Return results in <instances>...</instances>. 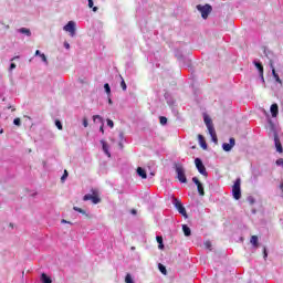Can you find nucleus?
I'll return each instance as SVG.
<instances>
[{
    "instance_id": "obj_35",
    "label": "nucleus",
    "mask_w": 283,
    "mask_h": 283,
    "mask_svg": "<svg viewBox=\"0 0 283 283\" xmlns=\"http://www.w3.org/2000/svg\"><path fill=\"white\" fill-rule=\"evenodd\" d=\"M42 63H44L45 65H48V56H45V53H42L40 56Z\"/></svg>"
},
{
    "instance_id": "obj_26",
    "label": "nucleus",
    "mask_w": 283,
    "mask_h": 283,
    "mask_svg": "<svg viewBox=\"0 0 283 283\" xmlns=\"http://www.w3.org/2000/svg\"><path fill=\"white\" fill-rule=\"evenodd\" d=\"M156 241L158 243V249H160V251H163L165 249V243H164L163 237L161 235H157L156 237Z\"/></svg>"
},
{
    "instance_id": "obj_46",
    "label": "nucleus",
    "mask_w": 283,
    "mask_h": 283,
    "mask_svg": "<svg viewBox=\"0 0 283 283\" xmlns=\"http://www.w3.org/2000/svg\"><path fill=\"white\" fill-rule=\"evenodd\" d=\"M205 247H206V249H209V251H211V241H207L206 243H205Z\"/></svg>"
},
{
    "instance_id": "obj_32",
    "label": "nucleus",
    "mask_w": 283,
    "mask_h": 283,
    "mask_svg": "<svg viewBox=\"0 0 283 283\" xmlns=\"http://www.w3.org/2000/svg\"><path fill=\"white\" fill-rule=\"evenodd\" d=\"M125 282L126 283H134V277L132 276L130 273H127L125 276Z\"/></svg>"
},
{
    "instance_id": "obj_16",
    "label": "nucleus",
    "mask_w": 283,
    "mask_h": 283,
    "mask_svg": "<svg viewBox=\"0 0 283 283\" xmlns=\"http://www.w3.org/2000/svg\"><path fill=\"white\" fill-rule=\"evenodd\" d=\"M270 112H271L272 118H277V115L280 114V106L277 105V103H274L271 105Z\"/></svg>"
},
{
    "instance_id": "obj_23",
    "label": "nucleus",
    "mask_w": 283,
    "mask_h": 283,
    "mask_svg": "<svg viewBox=\"0 0 283 283\" xmlns=\"http://www.w3.org/2000/svg\"><path fill=\"white\" fill-rule=\"evenodd\" d=\"M40 282H42V283H52V277H50V275H46L45 273H42L40 275Z\"/></svg>"
},
{
    "instance_id": "obj_30",
    "label": "nucleus",
    "mask_w": 283,
    "mask_h": 283,
    "mask_svg": "<svg viewBox=\"0 0 283 283\" xmlns=\"http://www.w3.org/2000/svg\"><path fill=\"white\" fill-rule=\"evenodd\" d=\"M158 269L163 275H167V266H165L163 263H159Z\"/></svg>"
},
{
    "instance_id": "obj_24",
    "label": "nucleus",
    "mask_w": 283,
    "mask_h": 283,
    "mask_svg": "<svg viewBox=\"0 0 283 283\" xmlns=\"http://www.w3.org/2000/svg\"><path fill=\"white\" fill-rule=\"evenodd\" d=\"M208 132H209L212 143L218 145V135L216 134V128H213L212 130H208Z\"/></svg>"
},
{
    "instance_id": "obj_11",
    "label": "nucleus",
    "mask_w": 283,
    "mask_h": 283,
    "mask_svg": "<svg viewBox=\"0 0 283 283\" xmlns=\"http://www.w3.org/2000/svg\"><path fill=\"white\" fill-rule=\"evenodd\" d=\"M235 147V138L231 137L229 139V143H223L222 144V149L223 151H231Z\"/></svg>"
},
{
    "instance_id": "obj_20",
    "label": "nucleus",
    "mask_w": 283,
    "mask_h": 283,
    "mask_svg": "<svg viewBox=\"0 0 283 283\" xmlns=\"http://www.w3.org/2000/svg\"><path fill=\"white\" fill-rule=\"evenodd\" d=\"M137 176H139V178H143V180L147 179V170H145V168L143 167H138Z\"/></svg>"
},
{
    "instance_id": "obj_18",
    "label": "nucleus",
    "mask_w": 283,
    "mask_h": 283,
    "mask_svg": "<svg viewBox=\"0 0 283 283\" xmlns=\"http://www.w3.org/2000/svg\"><path fill=\"white\" fill-rule=\"evenodd\" d=\"M101 145H102V149H103L104 154H106L108 156V158H111L112 154L109 153V145H107V142L101 140Z\"/></svg>"
},
{
    "instance_id": "obj_33",
    "label": "nucleus",
    "mask_w": 283,
    "mask_h": 283,
    "mask_svg": "<svg viewBox=\"0 0 283 283\" xmlns=\"http://www.w3.org/2000/svg\"><path fill=\"white\" fill-rule=\"evenodd\" d=\"M167 118L165 117V116H159V123H160V125H167Z\"/></svg>"
},
{
    "instance_id": "obj_37",
    "label": "nucleus",
    "mask_w": 283,
    "mask_h": 283,
    "mask_svg": "<svg viewBox=\"0 0 283 283\" xmlns=\"http://www.w3.org/2000/svg\"><path fill=\"white\" fill-rule=\"evenodd\" d=\"M106 123H107V126H108L111 129H114V120L107 118V119H106Z\"/></svg>"
},
{
    "instance_id": "obj_3",
    "label": "nucleus",
    "mask_w": 283,
    "mask_h": 283,
    "mask_svg": "<svg viewBox=\"0 0 283 283\" xmlns=\"http://www.w3.org/2000/svg\"><path fill=\"white\" fill-rule=\"evenodd\" d=\"M149 54L147 56L148 61L151 63V65H155V67H160L159 61H163L165 57V54L160 53V51L151 52L148 51Z\"/></svg>"
},
{
    "instance_id": "obj_51",
    "label": "nucleus",
    "mask_w": 283,
    "mask_h": 283,
    "mask_svg": "<svg viewBox=\"0 0 283 283\" xmlns=\"http://www.w3.org/2000/svg\"><path fill=\"white\" fill-rule=\"evenodd\" d=\"M260 76V78H261V82L262 83H265V81H264V73H262V75H259Z\"/></svg>"
},
{
    "instance_id": "obj_12",
    "label": "nucleus",
    "mask_w": 283,
    "mask_h": 283,
    "mask_svg": "<svg viewBox=\"0 0 283 283\" xmlns=\"http://www.w3.org/2000/svg\"><path fill=\"white\" fill-rule=\"evenodd\" d=\"M96 120L101 124L99 132L101 134H105V122L101 115H93V122L96 124Z\"/></svg>"
},
{
    "instance_id": "obj_41",
    "label": "nucleus",
    "mask_w": 283,
    "mask_h": 283,
    "mask_svg": "<svg viewBox=\"0 0 283 283\" xmlns=\"http://www.w3.org/2000/svg\"><path fill=\"white\" fill-rule=\"evenodd\" d=\"M12 70H17V64L14 62H11L9 66V72H12Z\"/></svg>"
},
{
    "instance_id": "obj_53",
    "label": "nucleus",
    "mask_w": 283,
    "mask_h": 283,
    "mask_svg": "<svg viewBox=\"0 0 283 283\" xmlns=\"http://www.w3.org/2000/svg\"><path fill=\"white\" fill-rule=\"evenodd\" d=\"M112 98L108 96V105H112Z\"/></svg>"
},
{
    "instance_id": "obj_4",
    "label": "nucleus",
    "mask_w": 283,
    "mask_h": 283,
    "mask_svg": "<svg viewBox=\"0 0 283 283\" xmlns=\"http://www.w3.org/2000/svg\"><path fill=\"white\" fill-rule=\"evenodd\" d=\"M242 180L240 178H237L233 186H232V196L234 200H240L242 198Z\"/></svg>"
},
{
    "instance_id": "obj_40",
    "label": "nucleus",
    "mask_w": 283,
    "mask_h": 283,
    "mask_svg": "<svg viewBox=\"0 0 283 283\" xmlns=\"http://www.w3.org/2000/svg\"><path fill=\"white\" fill-rule=\"evenodd\" d=\"M119 142L127 143V139L125 138V134L123 132L119 133Z\"/></svg>"
},
{
    "instance_id": "obj_57",
    "label": "nucleus",
    "mask_w": 283,
    "mask_h": 283,
    "mask_svg": "<svg viewBox=\"0 0 283 283\" xmlns=\"http://www.w3.org/2000/svg\"><path fill=\"white\" fill-rule=\"evenodd\" d=\"M96 123H101V122H98V119H96Z\"/></svg>"
},
{
    "instance_id": "obj_19",
    "label": "nucleus",
    "mask_w": 283,
    "mask_h": 283,
    "mask_svg": "<svg viewBox=\"0 0 283 283\" xmlns=\"http://www.w3.org/2000/svg\"><path fill=\"white\" fill-rule=\"evenodd\" d=\"M166 103L169 105V107H174L176 105V101H174V97L169 93H165Z\"/></svg>"
},
{
    "instance_id": "obj_59",
    "label": "nucleus",
    "mask_w": 283,
    "mask_h": 283,
    "mask_svg": "<svg viewBox=\"0 0 283 283\" xmlns=\"http://www.w3.org/2000/svg\"><path fill=\"white\" fill-rule=\"evenodd\" d=\"M134 249H136V248L133 247L132 250L134 251Z\"/></svg>"
},
{
    "instance_id": "obj_9",
    "label": "nucleus",
    "mask_w": 283,
    "mask_h": 283,
    "mask_svg": "<svg viewBox=\"0 0 283 283\" xmlns=\"http://www.w3.org/2000/svg\"><path fill=\"white\" fill-rule=\"evenodd\" d=\"M64 32H69L70 36H76V22L74 21H69L64 27H63Z\"/></svg>"
},
{
    "instance_id": "obj_15",
    "label": "nucleus",
    "mask_w": 283,
    "mask_h": 283,
    "mask_svg": "<svg viewBox=\"0 0 283 283\" xmlns=\"http://www.w3.org/2000/svg\"><path fill=\"white\" fill-rule=\"evenodd\" d=\"M274 145L277 154H283L282 142H280V136H277V134H274Z\"/></svg>"
},
{
    "instance_id": "obj_55",
    "label": "nucleus",
    "mask_w": 283,
    "mask_h": 283,
    "mask_svg": "<svg viewBox=\"0 0 283 283\" xmlns=\"http://www.w3.org/2000/svg\"><path fill=\"white\" fill-rule=\"evenodd\" d=\"M63 224H67V221L65 219L62 220Z\"/></svg>"
},
{
    "instance_id": "obj_42",
    "label": "nucleus",
    "mask_w": 283,
    "mask_h": 283,
    "mask_svg": "<svg viewBox=\"0 0 283 283\" xmlns=\"http://www.w3.org/2000/svg\"><path fill=\"white\" fill-rule=\"evenodd\" d=\"M192 182L198 187V185L201 184L200 179L198 177H192Z\"/></svg>"
},
{
    "instance_id": "obj_52",
    "label": "nucleus",
    "mask_w": 283,
    "mask_h": 283,
    "mask_svg": "<svg viewBox=\"0 0 283 283\" xmlns=\"http://www.w3.org/2000/svg\"><path fill=\"white\" fill-rule=\"evenodd\" d=\"M123 143H124V142H119V143H118L119 149H123Z\"/></svg>"
},
{
    "instance_id": "obj_27",
    "label": "nucleus",
    "mask_w": 283,
    "mask_h": 283,
    "mask_svg": "<svg viewBox=\"0 0 283 283\" xmlns=\"http://www.w3.org/2000/svg\"><path fill=\"white\" fill-rule=\"evenodd\" d=\"M104 92L107 94V96H112V86H109V83L104 84Z\"/></svg>"
},
{
    "instance_id": "obj_17",
    "label": "nucleus",
    "mask_w": 283,
    "mask_h": 283,
    "mask_svg": "<svg viewBox=\"0 0 283 283\" xmlns=\"http://www.w3.org/2000/svg\"><path fill=\"white\" fill-rule=\"evenodd\" d=\"M253 65L256 67L259 76H262V73H264V66L262 65V62H260V60H254Z\"/></svg>"
},
{
    "instance_id": "obj_50",
    "label": "nucleus",
    "mask_w": 283,
    "mask_h": 283,
    "mask_svg": "<svg viewBox=\"0 0 283 283\" xmlns=\"http://www.w3.org/2000/svg\"><path fill=\"white\" fill-rule=\"evenodd\" d=\"M65 50H70V44L67 42H64Z\"/></svg>"
},
{
    "instance_id": "obj_14",
    "label": "nucleus",
    "mask_w": 283,
    "mask_h": 283,
    "mask_svg": "<svg viewBox=\"0 0 283 283\" xmlns=\"http://www.w3.org/2000/svg\"><path fill=\"white\" fill-rule=\"evenodd\" d=\"M203 123L207 126L208 132L216 129V127H213V122H211V117L207 114L203 115Z\"/></svg>"
},
{
    "instance_id": "obj_48",
    "label": "nucleus",
    "mask_w": 283,
    "mask_h": 283,
    "mask_svg": "<svg viewBox=\"0 0 283 283\" xmlns=\"http://www.w3.org/2000/svg\"><path fill=\"white\" fill-rule=\"evenodd\" d=\"M41 54H43V53H41V51L36 50L34 56H41Z\"/></svg>"
},
{
    "instance_id": "obj_31",
    "label": "nucleus",
    "mask_w": 283,
    "mask_h": 283,
    "mask_svg": "<svg viewBox=\"0 0 283 283\" xmlns=\"http://www.w3.org/2000/svg\"><path fill=\"white\" fill-rule=\"evenodd\" d=\"M88 8H92L93 12H98V7H94V0H88Z\"/></svg>"
},
{
    "instance_id": "obj_44",
    "label": "nucleus",
    "mask_w": 283,
    "mask_h": 283,
    "mask_svg": "<svg viewBox=\"0 0 283 283\" xmlns=\"http://www.w3.org/2000/svg\"><path fill=\"white\" fill-rule=\"evenodd\" d=\"M90 126V122H87V117L83 118V127H88Z\"/></svg>"
},
{
    "instance_id": "obj_1",
    "label": "nucleus",
    "mask_w": 283,
    "mask_h": 283,
    "mask_svg": "<svg viewBox=\"0 0 283 283\" xmlns=\"http://www.w3.org/2000/svg\"><path fill=\"white\" fill-rule=\"evenodd\" d=\"M136 19L138 21L140 31L144 34V39H145L147 45H149V42H147V41H149L154 36V31H151V30H149V28H147V19L143 18L140 9L136 10Z\"/></svg>"
},
{
    "instance_id": "obj_5",
    "label": "nucleus",
    "mask_w": 283,
    "mask_h": 283,
    "mask_svg": "<svg viewBox=\"0 0 283 283\" xmlns=\"http://www.w3.org/2000/svg\"><path fill=\"white\" fill-rule=\"evenodd\" d=\"M197 10L201 13L202 19H209V14H211L213 7H211V4H198Z\"/></svg>"
},
{
    "instance_id": "obj_7",
    "label": "nucleus",
    "mask_w": 283,
    "mask_h": 283,
    "mask_svg": "<svg viewBox=\"0 0 283 283\" xmlns=\"http://www.w3.org/2000/svg\"><path fill=\"white\" fill-rule=\"evenodd\" d=\"M172 205L175 209H177L178 213H180V216H182L184 218H189V216L187 214V209L182 205L181 200L175 198L172 200Z\"/></svg>"
},
{
    "instance_id": "obj_43",
    "label": "nucleus",
    "mask_w": 283,
    "mask_h": 283,
    "mask_svg": "<svg viewBox=\"0 0 283 283\" xmlns=\"http://www.w3.org/2000/svg\"><path fill=\"white\" fill-rule=\"evenodd\" d=\"M120 86L124 92L127 90V84L125 83V80H122Z\"/></svg>"
},
{
    "instance_id": "obj_13",
    "label": "nucleus",
    "mask_w": 283,
    "mask_h": 283,
    "mask_svg": "<svg viewBox=\"0 0 283 283\" xmlns=\"http://www.w3.org/2000/svg\"><path fill=\"white\" fill-rule=\"evenodd\" d=\"M270 67L272 70V76L275 81V83H279V85H282V78H280V74L275 71V66L273 65V62H270Z\"/></svg>"
},
{
    "instance_id": "obj_22",
    "label": "nucleus",
    "mask_w": 283,
    "mask_h": 283,
    "mask_svg": "<svg viewBox=\"0 0 283 283\" xmlns=\"http://www.w3.org/2000/svg\"><path fill=\"white\" fill-rule=\"evenodd\" d=\"M199 145L202 149H208L207 142L205 140V136L198 135Z\"/></svg>"
},
{
    "instance_id": "obj_25",
    "label": "nucleus",
    "mask_w": 283,
    "mask_h": 283,
    "mask_svg": "<svg viewBox=\"0 0 283 283\" xmlns=\"http://www.w3.org/2000/svg\"><path fill=\"white\" fill-rule=\"evenodd\" d=\"M182 232L186 238L191 237V228L187 224H182Z\"/></svg>"
},
{
    "instance_id": "obj_49",
    "label": "nucleus",
    "mask_w": 283,
    "mask_h": 283,
    "mask_svg": "<svg viewBox=\"0 0 283 283\" xmlns=\"http://www.w3.org/2000/svg\"><path fill=\"white\" fill-rule=\"evenodd\" d=\"M130 213H132V216H136L138 213V211H136V209H133V210H130Z\"/></svg>"
},
{
    "instance_id": "obj_8",
    "label": "nucleus",
    "mask_w": 283,
    "mask_h": 283,
    "mask_svg": "<svg viewBox=\"0 0 283 283\" xmlns=\"http://www.w3.org/2000/svg\"><path fill=\"white\" fill-rule=\"evenodd\" d=\"M195 167L199 171V174H201V176H205L206 178L207 176H209V172H207V167H205V163H202L201 158H195Z\"/></svg>"
},
{
    "instance_id": "obj_36",
    "label": "nucleus",
    "mask_w": 283,
    "mask_h": 283,
    "mask_svg": "<svg viewBox=\"0 0 283 283\" xmlns=\"http://www.w3.org/2000/svg\"><path fill=\"white\" fill-rule=\"evenodd\" d=\"M247 201L250 203V205H255V198L253 196H249L247 198Z\"/></svg>"
},
{
    "instance_id": "obj_21",
    "label": "nucleus",
    "mask_w": 283,
    "mask_h": 283,
    "mask_svg": "<svg viewBox=\"0 0 283 283\" xmlns=\"http://www.w3.org/2000/svg\"><path fill=\"white\" fill-rule=\"evenodd\" d=\"M19 34H24L25 36H32V31L28 28H20L17 30Z\"/></svg>"
},
{
    "instance_id": "obj_10",
    "label": "nucleus",
    "mask_w": 283,
    "mask_h": 283,
    "mask_svg": "<svg viewBox=\"0 0 283 283\" xmlns=\"http://www.w3.org/2000/svg\"><path fill=\"white\" fill-rule=\"evenodd\" d=\"M83 200L84 202H87L88 200H91L93 205H98L101 202V197H98L96 191H93V193L84 195Z\"/></svg>"
},
{
    "instance_id": "obj_56",
    "label": "nucleus",
    "mask_w": 283,
    "mask_h": 283,
    "mask_svg": "<svg viewBox=\"0 0 283 283\" xmlns=\"http://www.w3.org/2000/svg\"><path fill=\"white\" fill-rule=\"evenodd\" d=\"M0 134H3V129L0 130Z\"/></svg>"
},
{
    "instance_id": "obj_39",
    "label": "nucleus",
    "mask_w": 283,
    "mask_h": 283,
    "mask_svg": "<svg viewBox=\"0 0 283 283\" xmlns=\"http://www.w3.org/2000/svg\"><path fill=\"white\" fill-rule=\"evenodd\" d=\"M67 176H70V175L67 174V170H64V174H63L62 177H61V181H62V182H65V180H67Z\"/></svg>"
},
{
    "instance_id": "obj_58",
    "label": "nucleus",
    "mask_w": 283,
    "mask_h": 283,
    "mask_svg": "<svg viewBox=\"0 0 283 283\" xmlns=\"http://www.w3.org/2000/svg\"><path fill=\"white\" fill-rule=\"evenodd\" d=\"M10 227H13V224H12V223H10Z\"/></svg>"
},
{
    "instance_id": "obj_28",
    "label": "nucleus",
    "mask_w": 283,
    "mask_h": 283,
    "mask_svg": "<svg viewBox=\"0 0 283 283\" xmlns=\"http://www.w3.org/2000/svg\"><path fill=\"white\" fill-rule=\"evenodd\" d=\"M197 191L199 196H205V185H202V182L197 185Z\"/></svg>"
},
{
    "instance_id": "obj_2",
    "label": "nucleus",
    "mask_w": 283,
    "mask_h": 283,
    "mask_svg": "<svg viewBox=\"0 0 283 283\" xmlns=\"http://www.w3.org/2000/svg\"><path fill=\"white\" fill-rule=\"evenodd\" d=\"M175 56L180 67H191V59L185 56L180 49H175Z\"/></svg>"
},
{
    "instance_id": "obj_45",
    "label": "nucleus",
    "mask_w": 283,
    "mask_h": 283,
    "mask_svg": "<svg viewBox=\"0 0 283 283\" xmlns=\"http://www.w3.org/2000/svg\"><path fill=\"white\" fill-rule=\"evenodd\" d=\"M73 209L74 211H77V213H85V210H83L82 208L74 207Z\"/></svg>"
},
{
    "instance_id": "obj_54",
    "label": "nucleus",
    "mask_w": 283,
    "mask_h": 283,
    "mask_svg": "<svg viewBox=\"0 0 283 283\" xmlns=\"http://www.w3.org/2000/svg\"><path fill=\"white\" fill-rule=\"evenodd\" d=\"M17 59H19V56L12 57L11 61H17Z\"/></svg>"
},
{
    "instance_id": "obj_47",
    "label": "nucleus",
    "mask_w": 283,
    "mask_h": 283,
    "mask_svg": "<svg viewBox=\"0 0 283 283\" xmlns=\"http://www.w3.org/2000/svg\"><path fill=\"white\" fill-rule=\"evenodd\" d=\"M263 258L264 260L269 258V252L266 251V248L263 249Z\"/></svg>"
},
{
    "instance_id": "obj_29",
    "label": "nucleus",
    "mask_w": 283,
    "mask_h": 283,
    "mask_svg": "<svg viewBox=\"0 0 283 283\" xmlns=\"http://www.w3.org/2000/svg\"><path fill=\"white\" fill-rule=\"evenodd\" d=\"M250 242H251L252 247L258 249V242H259L258 235H252Z\"/></svg>"
},
{
    "instance_id": "obj_6",
    "label": "nucleus",
    "mask_w": 283,
    "mask_h": 283,
    "mask_svg": "<svg viewBox=\"0 0 283 283\" xmlns=\"http://www.w3.org/2000/svg\"><path fill=\"white\" fill-rule=\"evenodd\" d=\"M175 171L177 174V179L181 185H185L187 182V175L185 174V167L181 165H176L175 166Z\"/></svg>"
},
{
    "instance_id": "obj_34",
    "label": "nucleus",
    "mask_w": 283,
    "mask_h": 283,
    "mask_svg": "<svg viewBox=\"0 0 283 283\" xmlns=\"http://www.w3.org/2000/svg\"><path fill=\"white\" fill-rule=\"evenodd\" d=\"M13 125H15L17 127H21V118L15 117V118L13 119Z\"/></svg>"
},
{
    "instance_id": "obj_38",
    "label": "nucleus",
    "mask_w": 283,
    "mask_h": 283,
    "mask_svg": "<svg viewBox=\"0 0 283 283\" xmlns=\"http://www.w3.org/2000/svg\"><path fill=\"white\" fill-rule=\"evenodd\" d=\"M55 127H57V129H63V123H61V120L56 119L55 120Z\"/></svg>"
}]
</instances>
